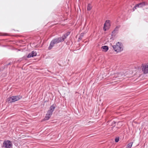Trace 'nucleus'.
<instances>
[{
  "mask_svg": "<svg viewBox=\"0 0 148 148\" xmlns=\"http://www.w3.org/2000/svg\"><path fill=\"white\" fill-rule=\"evenodd\" d=\"M115 51L117 52H119L122 51L123 48L122 44L119 42L116 43L115 45L112 46Z\"/></svg>",
  "mask_w": 148,
  "mask_h": 148,
  "instance_id": "obj_1",
  "label": "nucleus"
},
{
  "mask_svg": "<svg viewBox=\"0 0 148 148\" xmlns=\"http://www.w3.org/2000/svg\"><path fill=\"white\" fill-rule=\"evenodd\" d=\"M61 38H55L51 42L49 46L48 47V49L49 50L51 49L52 47L54 46L55 44H56L59 43L61 42H62V41L61 40Z\"/></svg>",
  "mask_w": 148,
  "mask_h": 148,
  "instance_id": "obj_2",
  "label": "nucleus"
},
{
  "mask_svg": "<svg viewBox=\"0 0 148 148\" xmlns=\"http://www.w3.org/2000/svg\"><path fill=\"white\" fill-rule=\"evenodd\" d=\"M22 97V96L20 95L12 96L8 98V101L10 103L14 102L21 99Z\"/></svg>",
  "mask_w": 148,
  "mask_h": 148,
  "instance_id": "obj_3",
  "label": "nucleus"
},
{
  "mask_svg": "<svg viewBox=\"0 0 148 148\" xmlns=\"http://www.w3.org/2000/svg\"><path fill=\"white\" fill-rule=\"evenodd\" d=\"M147 5V3L145 2H143L140 3L138 4H136L134 7L133 8V10L134 11L136 9L138 8H143L145 5Z\"/></svg>",
  "mask_w": 148,
  "mask_h": 148,
  "instance_id": "obj_4",
  "label": "nucleus"
},
{
  "mask_svg": "<svg viewBox=\"0 0 148 148\" xmlns=\"http://www.w3.org/2000/svg\"><path fill=\"white\" fill-rule=\"evenodd\" d=\"M141 68L142 71L144 74L148 73V63L143 64Z\"/></svg>",
  "mask_w": 148,
  "mask_h": 148,
  "instance_id": "obj_5",
  "label": "nucleus"
},
{
  "mask_svg": "<svg viewBox=\"0 0 148 148\" xmlns=\"http://www.w3.org/2000/svg\"><path fill=\"white\" fill-rule=\"evenodd\" d=\"M11 142L9 140L4 141L3 143V147L6 148H10L12 146Z\"/></svg>",
  "mask_w": 148,
  "mask_h": 148,
  "instance_id": "obj_6",
  "label": "nucleus"
},
{
  "mask_svg": "<svg viewBox=\"0 0 148 148\" xmlns=\"http://www.w3.org/2000/svg\"><path fill=\"white\" fill-rule=\"evenodd\" d=\"M110 26V21L107 20L106 21L103 27V29L105 31H106L108 29Z\"/></svg>",
  "mask_w": 148,
  "mask_h": 148,
  "instance_id": "obj_7",
  "label": "nucleus"
},
{
  "mask_svg": "<svg viewBox=\"0 0 148 148\" xmlns=\"http://www.w3.org/2000/svg\"><path fill=\"white\" fill-rule=\"evenodd\" d=\"M55 108L56 107L54 105H52L50 107L49 110L48 111L47 114L49 115H51Z\"/></svg>",
  "mask_w": 148,
  "mask_h": 148,
  "instance_id": "obj_8",
  "label": "nucleus"
},
{
  "mask_svg": "<svg viewBox=\"0 0 148 148\" xmlns=\"http://www.w3.org/2000/svg\"><path fill=\"white\" fill-rule=\"evenodd\" d=\"M120 27V26H117L115 27L114 31L112 32V37L113 36L115 37L116 34L118 33L119 29Z\"/></svg>",
  "mask_w": 148,
  "mask_h": 148,
  "instance_id": "obj_9",
  "label": "nucleus"
},
{
  "mask_svg": "<svg viewBox=\"0 0 148 148\" xmlns=\"http://www.w3.org/2000/svg\"><path fill=\"white\" fill-rule=\"evenodd\" d=\"M70 32H68L64 34L62 37H60L62 42L64 41L65 39L67 37V36L70 34Z\"/></svg>",
  "mask_w": 148,
  "mask_h": 148,
  "instance_id": "obj_10",
  "label": "nucleus"
},
{
  "mask_svg": "<svg viewBox=\"0 0 148 148\" xmlns=\"http://www.w3.org/2000/svg\"><path fill=\"white\" fill-rule=\"evenodd\" d=\"M36 55L37 53L36 52L32 51L28 55L27 57L28 58H30L36 56Z\"/></svg>",
  "mask_w": 148,
  "mask_h": 148,
  "instance_id": "obj_11",
  "label": "nucleus"
},
{
  "mask_svg": "<svg viewBox=\"0 0 148 148\" xmlns=\"http://www.w3.org/2000/svg\"><path fill=\"white\" fill-rule=\"evenodd\" d=\"M101 49L103 51L106 52L108 50V47L107 46H104L101 47Z\"/></svg>",
  "mask_w": 148,
  "mask_h": 148,
  "instance_id": "obj_12",
  "label": "nucleus"
},
{
  "mask_svg": "<svg viewBox=\"0 0 148 148\" xmlns=\"http://www.w3.org/2000/svg\"><path fill=\"white\" fill-rule=\"evenodd\" d=\"M123 75L121 73H118L115 74V76L116 77H120L122 76Z\"/></svg>",
  "mask_w": 148,
  "mask_h": 148,
  "instance_id": "obj_13",
  "label": "nucleus"
},
{
  "mask_svg": "<svg viewBox=\"0 0 148 148\" xmlns=\"http://www.w3.org/2000/svg\"><path fill=\"white\" fill-rule=\"evenodd\" d=\"M51 115H49V114H48L47 113L44 119L45 120H49L51 117Z\"/></svg>",
  "mask_w": 148,
  "mask_h": 148,
  "instance_id": "obj_14",
  "label": "nucleus"
},
{
  "mask_svg": "<svg viewBox=\"0 0 148 148\" xmlns=\"http://www.w3.org/2000/svg\"><path fill=\"white\" fill-rule=\"evenodd\" d=\"M133 142H132L129 143L127 145V148H131Z\"/></svg>",
  "mask_w": 148,
  "mask_h": 148,
  "instance_id": "obj_15",
  "label": "nucleus"
},
{
  "mask_svg": "<svg viewBox=\"0 0 148 148\" xmlns=\"http://www.w3.org/2000/svg\"><path fill=\"white\" fill-rule=\"evenodd\" d=\"M91 6L90 4H88L87 6V9L88 10H90L91 9Z\"/></svg>",
  "mask_w": 148,
  "mask_h": 148,
  "instance_id": "obj_16",
  "label": "nucleus"
},
{
  "mask_svg": "<svg viewBox=\"0 0 148 148\" xmlns=\"http://www.w3.org/2000/svg\"><path fill=\"white\" fill-rule=\"evenodd\" d=\"M119 138H116L115 139V141L116 142H118L119 141Z\"/></svg>",
  "mask_w": 148,
  "mask_h": 148,
  "instance_id": "obj_17",
  "label": "nucleus"
},
{
  "mask_svg": "<svg viewBox=\"0 0 148 148\" xmlns=\"http://www.w3.org/2000/svg\"><path fill=\"white\" fill-rule=\"evenodd\" d=\"M10 64V63H9V64H8V65H9V64Z\"/></svg>",
  "mask_w": 148,
  "mask_h": 148,
  "instance_id": "obj_18",
  "label": "nucleus"
}]
</instances>
